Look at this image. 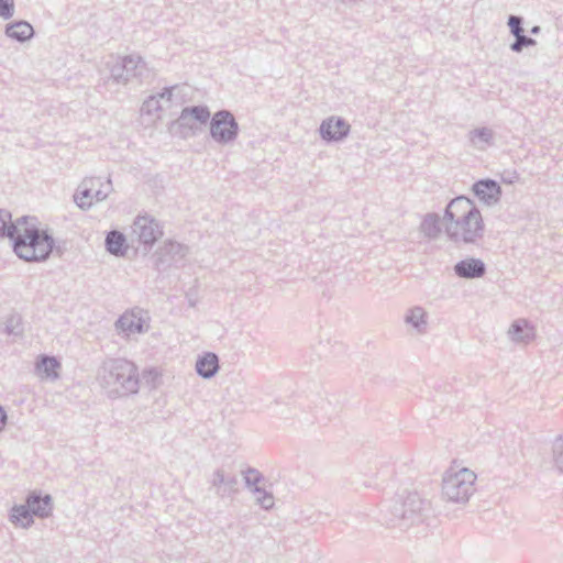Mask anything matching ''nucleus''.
<instances>
[{"label":"nucleus","mask_w":563,"mask_h":563,"mask_svg":"<svg viewBox=\"0 0 563 563\" xmlns=\"http://www.w3.org/2000/svg\"><path fill=\"white\" fill-rule=\"evenodd\" d=\"M59 363L54 357H42L37 364V372L42 377L56 378L58 376Z\"/></svg>","instance_id":"obj_13"},{"label":"nucleus","mask_w":563,"mask_h":563,"mask_svg":"<svg viewBox=\"0 0 563 563\" xmlns=\"http://www.w3.org/2000/svg\"><path fill=\"white\" fill-rule=\"evenodd\" d=\"M475 482V474L466 468L461 470L454 475H450L445 481V492L453 500H465Z\"/></svg>","instance_id":"obj_3"},{"label":"nucleus","mask_w":563,"mask_h":563,"mask_svg":"<svg viewBox=\"0 0 563 563\" xmlns=\"http://www.w3.org/2000/svg\"><path fill=\"white\" fill-rule=\"evenodd\" d=\"M135 227L139 230L140 239L144 243H152L161 235V231L155 221L146 217L139 218L135 222Z\"/></svg>","instance_id":"obj_7"},{"label":"nucleus","mask_w":563,"mask_h":563,"mask_svg":"<svg viewBox=\"0 0 563 563\" xmlns=\"http://www.w3.org/2000/svg\"><path fill=\"white\" fill-rule=\"evenodd\" d=\"M118 327L126 334L141 332L143 320L135 312H125L118 321Z\"/></svg>","instance_id":"obj_11"},{"label":"nucleus","mask_w":563,"mask_h":563,"mask_svg":"<svg viewBox=\"0 0 563 563\" xmlns=\"http://www.w3.org/2000/svg\"><path fill=\"white\" fill-rule=\"evenodd\" d=\"M107 247L114 255H123L126 251V242L123 234L112 231L107 236Z\"/></svg>","instance_id":"obj_15"},{"label":"nucleus","mask_w":563,"mask_h":563,"mask_svg":"<svg viewBox=\"0 0 563 563\" xmlns=\"http://www.w3.org/2000/svg\"><path fill=\"white\" fill-rule=\"evenodd\" d=\"M27 508L34 515L46 516L51 510V499L48 496L43 498L38 496H31L27 499Z\"/></svg>","instance_id":"obj_16"},{"label":"nucleus","mask_w":563,"mask_h":563,"mask_svg":"<svg viewBox=\"0 0 563 563\" xmlns=\"http://www.w3.org/2000/svg\"><path fill=\"white\" fill-rule=\"evenodd\" d=\"M509 26L515 35H519V33L523 32L520 27V20L516 16L509 19Z\"/></svg>","instance_id":"obj_21"},{"label":"nucleus","mask_w":563,"mask_h":563,"mask_svg":"<svg viewBox=\"0 0 563 563\" xmlns=\"http://www.w3.org/2000/svg\"><path fill=\"white\" fill-rule=\"evenodd\" d=\"M117 380L125 394L136 393L139 387L137 371L132 363H122L115 367Z\"/></svg>","instance_id":"obj_5"},{"label":"nucleus","mask_w":563,"mask_h":563,"mask_svg":"<svg viewBox=\"0 0 563 563\" xmlns=\"http://www.w3.org/2000/svg\"><path fill=\"white\" fill-rule=\"evenodd\" d=\"M455 272L461 277L475 278L484 274L485 266L479 260L468 258L456 264Z\"/></svg>","instance_id":"obj_8"},{"label":"nucleus","mask_w":563,"mask_h":563,"mask_svg":"<svg viewBox=\"0 0 563 563\" xmlns=\"http://www.w3.org/2000/svg\"><path fill=\"white\" fill-rule=\"evenodd\" d=\"M516 37H517V41L512 45L514 51H520L522 48V46L532 43V41L527 38L526 36H523L522 33H519V35H516Z\"/></svg>","instance_id":"obj_20"},{"label":"nucleus","mask_w":563,"mask_h":563,"mask_svg":"<svg viewBox=\"0 0 563 563\" xmlns=\"http://www.w3.org/2000/svg\"><path fill=\"white\" fill-rule=\"evenodd\" d=\"M9 235L13 239L15 254L25 261H43L53 250V239L40 228L35 219L23 217L12 225Z\"/></svg>","instance_id":"obj_1"},{"label":"nucleus","mask_w":563,"mask_h":563,"mask_svg":"<svg viewBox=\"0 0 563 563\" xmlns=\"http://www.w3.org/2000/svg\"><path fill=\"white\" fill-rule=\"evenodd\" d=\"M9 216L7 213L0 212V238L4 236L5 233L10 232L12 229L8 227Z\"/></svg>","instance_id":"obj_19"},{"label":"nucleus","mask_w":563,"mask_h":563,"mask_svg":"<svg viewBox=\"0 0 563 563\" xmlns=\"http://www.w3.org/2000/svg\"><path fill=\"white\" fill-rule=\"evenodd\" d=\"M13 13V0H0V15L8 19Z\"/></svg>","instance_id":"obj_18"},{"label":"nucleus","mask_w":563,"mask_h":563,"mask_svg":"<svg viewBox=\"0 0 563 563\" xmlns=\"http://www.w3.org/2000/svg\"><path fill=\"white\" fill-rule=\"evenodd\" d=\"M8 36L25 41L33 35V27L27 22H16L7 29Z\"/></svg>","instance_id":"obj_14"},{"label":"nucleus","mask_w":563,"mask_h":563,"mask_svg":"<svg viewBox=\"0 0 563 563\" xmlns=\"http://www.w3.org/2000/svg\"><path fill=\"white\" fill-rule=\"evenodd\" d=\"M30 511L31 510L24 506L14 507L11 515L12 522L21 527L30 526L32 522V516Z\"/></svg>","instance_id":"obj_17"},{"label":"nucleus","mask_w":563,"mask_h":563,"mask_svg":"<svg viewBox=\"0 0 563 563\" xmlns=\"http://www.w3.org/2000/svg\"><path fill=\"white\" fill-rule=\"evenodd\" d=\"M7 420V416L3 409L0 407V430L4 427Z\"/></svg>","instance_id":"obj_22"},{"label":"nucleus","mask_w":563,"mask_h":563,"mask_svg":"<svg viewBox=\"0 0 563 563\" xmlns=\"http://www.w3.org/2000/svg\"><path fill=\"white\" fill-rule=\"evenodd\" d=\"M263 505L268 508L273 505V499L271 496H265L263 499Z\"/></svg>","instance_id":"obj_23"},{"label":"nucleus","mask_w":563,"mask_h":563,"mask_svg":"<svg viewBox=\"0 0 563 563\" xmlns=\"http://www.w3.org/2000/svg\"><path fill=\"white\" fill-rule=\"evenodd\" d=\"M210 112L206 108L185 109L179 121L183 125L195 128L197 123L202 124L209 120Z\"/></svg>","instance_id":"obj_9"},{"label":"nucleus","mask_w":563,"mask_h":563,"mask_svg":"<svg viewBox=\"0 0 563 563\" xmlns=\"http://www.w3.org/2000/svg\"><path fill=\"white\" fill-rule=\"evenodd\" d=\"M197 372L203 377H211L218 371V357L213 353L205 354L197 362Z\"/></svg>","instance_id":"obj_12"},{"label":"nucleus","mask_w":563,"mask_h":563,"mask_svg":"<svg viewBox=\"0 0 563 563\" xmlns=\"http://www.w3.org/2000/svg\"><path fill=\"white\" fill-rule=\"evenodd\" d=\"M448 231L465 242H474L484 232L483 218L474 203L464 197L453 199L446 208Z\"/></svg>","instance_id":"obj_2"},{"label":"nucleus","mask_w":563,"mask_h":563,"mask_svg":"<svg viewBox=\"0 0 563 563\" xmlns=\"http://www.w3.org/2000/svg\"><path fill=\"white\" fill-rule=\"evenodd\" d=\"M211 134L219 141H229L236 134V123L229 112H218L211 123Z\"/></svg>","instance_id":"obj_4"},{"label":"nucleus","mask_w":563,"mask_h":563,"mask_svg":"<svg viewBox=\"0 0 563 563\" xmlns=\"http://www.w3.org/2000/svg\"><path fill=\"white\" fill-rule=\"evenodd\" d=\"M349 132V124L341 119H329L321 124L320 133L327 140H340Z\"/></svg>","instance_id":"obj_6"},{"label":"nucleus","mask_w":563,"mask_h":563,"mask_svg":"<svg viewBox=\"0 0 563 563\" xmlns=\"http://www.w3.org/2000/svg\"><path fill=\"white\" fill-rule=\"evenodd\" d=\"M476 196L484 201L496 200L500 195V188L493 180H481L474 185Z\"/></svg>","instance_id":"obj_10"}]
</instances>
